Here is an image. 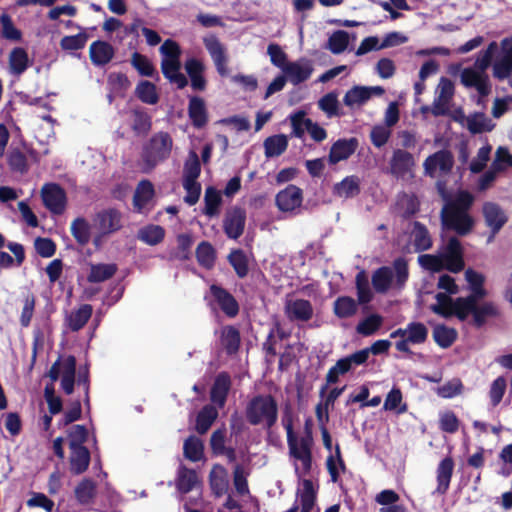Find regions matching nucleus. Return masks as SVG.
Segmentation results:
<instances>
[{
    "instance_id": "obj_54",
    "label": "nucleus",
    "mask_w": 512,
    "mask_h": 512,
    "mask_svg": "<svg viewBox=\"0 0 512 512\" xmlns=\"http://www.w3.org/2000/svg\"><path fill=\"white\" fill-rule=\"evenodd\" d=\"M165 229L160 225H148L140 229L138 238L151 246L157 245L163 241Z\"/></svg>"
},
{
    "instance_id": "obj_25",
    "label": "nucleus",
    "mask_w": 512,
    "mask_h": 512,
    "mask_svg": "<svg viewBox=\"0 0 512 512\" xmlns=\"http://www.w3.org/2000/svg\"><path fill=\"white\" fill-rule=\"evenodd\" d=\"M155 194L154 186L149 180H141L133 195V207L137 212H142Z\"/></svg>"
},
{
    "instance_id": "obj_15",
    "label": "nucleus",
    "mask_w": 512,
    "mask_h": 512,
    "mask_svg": "<svg viewBox=\"0 0 512 512\" xmlns=\"http://www.w3.org/2000/svg\"><path fill=\"white\" fill-rule=\"evenodd\" d=\"M96 221L101 235L113 234L122 228V214L115 208H109L97 213Z\"/></svg>"
},
{
    "instance_id": "obj_51",
    "label": "nucleus",
    "mask_w": 512,
    "mask_h": 512,
    "mask_svg": "<svg viewBox=\"0 0 512 512\" xmlns=\"http://www.w3.org/2000/svg\"><path fill=\"white\" fill-rule=\"evenodd\" d=\"M204 203L205 207L203 213L205 215L213 217L219 214V207L222 203V197L215 187L209 186L206 188Z\"/></svg>"
},
{
    "instance_id": "obj_43",
    "label": "nucleus",
    "mask_w": 512,
    "mask_h": 512,
    "mask_svg": "<svg viewBox=\"0 0 512 512\" xmlns=\"http://www.w3.org/2000/svg\"><path fill=\"white\" fill-rule=\"evenodd\" d=\"M227 260L239 278L243 279L248 275L249 262L246 253L242 249L231 250Z\"/></svg>"
},
{
    "instance_id": "obj_29",
    "label": "nucleus",
    "mask_w": 512,
    "mask_h": 512,
    "mask_svg": "<svg viewBox=\"0 0 512 512\" xmlns=\"http://www.w3.org/2000/svg\"><path fill=\"white\" fill-rule=\"evenodd\" d=\"M6 246L14 254L15 258L7 252L0 251V269L10 268L14 263H16L17 266H21L25 261V250L23 245L16 242H9Z\"/></svg>"
},
{
    "instance_id": "obj_22",
    "label": "nucleus",
    "mask_w": 512,
    "mask_h": 512,
    "mask_svg": "<svg viewBox=\"0 0 512 512\" xmlns=\"http://www.w3.org/2000/svg\"><path fill=\"white\" fill-rule=\"evenodd\" d=\"M70 449V472L74 475H80L87 471L90 461L91 454L87 447L78 446Z\"/></svg>"
},
{
    "instance_id": "obj_46",
    "label": "nucleus",
    "mask_w": 512,
    "mask_h": 512,
    "mask_svg": "<svg viewBox=\"0 0 512 512\" xmlns=\"http://www.w3.org/2000/svg\"><path fill=\"white\" fill-rule=\"evenodd\" d=\"M118 267L114 263L95 264L91 266L87 280L90 283H101L112 278L117 272Z\"/></svg>"
},
{
    "instance_id": "obj_41",
    "label": "nucleus",
    "mask_w": 512,
    "mask_h": 512,
    "mask_svg": "<svg viewBox=\"0 0 512 512\" xmlns=\"http://www.w3.org/2000/svg\"><path fill=\"white\" fill-rule=\"evenodd\" d=\"M393 281V271L388 266H382L374 271L372 285L377 293H386Z\"/></svg>"
},
{
    "instance_id": "obj_50",
    "label": "nucleus",
    "mask_w": 512,
    "mask_h": 512,
    "mask_svg": "<svg viewBox=\"0 0 512 512\" xmlns=\"http://www.w3.org/2000/svg\"><path fill=\"white\" fill-rule=\"evenodd\" d=\"M7 164L12 172L25 174L29 170L27 157L19 148H11L9 150Z\"/></svg>"
},
{
    "instance_id": "obj_39",
    "label": "nucleus",
    "mask_w": 512,
    "mask_h": 512,
    "mask_svg": "<svg viewBox=\"0 0 512 512\" xmlns=\"http://www.w3.org/2000/svg\"><path fill=\"white\" fill-rule=\"evenodd\" d=\"M360 191V179L355 175L345 177L341 182L334 186V193L345 198L355 197L360 193Z\"/></svg>"
},
{
    "instance_id": "obj_17",
    "label": "nucleus",
    "mask_w": 512,
    "mask_h": 512,
    "mask_svg": "<svg viewBox=\"0 0 512 512\" xmlns=\"http://www.w3.org/2000/svg\"><path fill=\"white\" fill-rule=\"evenodd\" d=\"M232 385L231 377L228 372H220L212 384L210 390V400L219 408L226 404L228 394Z\"/></svg>"
},
{
    "instance_id": "obj_27",
    "label": "nucleus",
    "mask_w": 512,
    "mask_h": 512,
    "mask_svg": "<svg viewBox=\"0 0 512 512\" xmlns=\"http://www.w3.org/2000/svg\"><path fill=\"white\" fill-rule=\"evenodd\" d=\"M220 343L227 355H234L239 351L241 336L240 331L232 326L226 325L221 329Z\"/></svg>"
},
{
    "instance_id": "obj_13",
    "label": "nucleus",
    "mask_w": 512,
    "mask_h": 512,
    "mask_svg": "<svg viewBox=\"0 0 512 512\" xmlns=\"http://www.w3.org/2000/svg\"><path fill=\"white\" fill-rule=\"evenodd\" d=\"M303 191L296 185L290 184L279 191L275 197V203L282 212H292L302 205Z\"/></svg>"
},
{
    "instance_id": "obj_38",
    "label": "nucleus",
    "mask_w": 512,
    "mask_h": 512,
    "mask_svg": "<svg viewBox=\"0 0 512 512\" xmlns=\"http://www.w3.org/2000/svg\"><path fill=\"white\" fill-rule=\"evenodd\" d=\"M263 145L267 158L278 157L286 151L288 139L284 134L273 135L266 138Z\"/></svg>"
},
{
    "instance_id": "obj_57",
    "label": "nucleus",
    "mask_w": 512,
    "mask_h": 512,
    "mask_svg": "<svg viewBox=\"0 0 512 512\" xmlns=\"http://www.w3.org/2000/svg\"><path fill=\"white\" fill-rule=\"evenodd\" d=\"M108 85L113 94L123 97L126 91L130 88L131 82L126 74L121 72H112L108 76Z\"/></svg>"
},
{
    "instance_id": "obj_58",
    "label": "nucleus",
    "mask_w": 512,
    "mask_h": 512,
    "mask_svg": "<svg viewBox=\"0 0 512 512\" xmlns=\"http://www.w3.org/2000/svg\"><path fill=\"white\" fill-rule=\"evenodd\" d=\"M435 298L437 303L431 306V310L444 318L452 317L455 300L448 294L441 292L437 293Z\"/></svg>"
},
{
    "instance_id": "obj_3",
    "label": "nucleus",
    "mask_w": 512,
    "mask_h": 512,
    "mask_svg": "<svg viewBox=\"0 0 512 512\" xmlns=\"http://www.w3.org/2000/svg\"><path fill=\"white\" fill-rule=\"evenodd\" d=\"M278 411V402L273 395L257 394L247 402L245 418L252 426L263 425L270 430L277 423Z\"/></svg>"
},
{
    "instance_id": "obj_19",
    "label": "nucleus",
    "mask_w": 512,
    "mask_h": 512,
    "mask_svg": "<svg viewBox=\"0 0 512 512\" xmlns=\"http://www.w3.org/2000/svg\"><path fill=\"white\" fill-rule=\"evenodd\" d=\"M115 55V48L107 41L96 40L89 47V57L94 66L107 65Z\"/></svg>"
},
{
    "instance_id": "obj_1",
    "label": "nucleus",
    "mask_w": 512,
    "mask_h": 512,
    "mask_svg": "<svg viewBox=\"0 0 512 512\" xmlns=\"http://www.w3.org/2000/svg\"><path fill=\"white\" fill-rule=\"evenodd\" d=\"M445 204L441 209L440 218L443 227L454 231L459 236H466L474 228L475 220L470 215L475 197L467 190H458L453 198L443 193Z\"/></svg>"
},
{
    "instance_id": "obj_47",
    "label": "nucleus",
    "mask_w": 512,
    "mask_h": 512,
    "mask_svg": "<svg viewBox=\"0 0 512 512\" xmlns=\"http://www.w3.org/2000/svg\"><path fill=\"white\" fill-rule=\"evenodd\" d=\"M209 482L212 492L217 497H221L228 491V480L225 475V470L219 465H216L210 472Z\"/></svg>"
},
{
    "instance_id": "obj_11",
    "label": "nucleus",
    "mask_w": 512,
    "mask_h": 512,
    "mask_svg": "<svg viewBox=\"0 0 512 512\" xmlns=\"http://www.w3.org/2000/svg\"><path fill=\"white\" fill-rule=\"evenodd\" d=\"M312 62L306 58L297 61H290L287 66L283 67V74L287 81L293 85H299L307 81L313 73Z\"/></svg>"
},
{
    "instance_id": "obj_7",
    "label": "nucleus",
    "mask_w": 512,
    "mask_h": 512,
    "mask_svg": "<svg viewBox=\"0 0 512 512\" xmlns=\"http://www.w3.org/2000/svg\"><path fill=\"white\" fill-rule=\"evenodd\" d=\"M41 197L44 206L55 215H61L66 208L65 190L57 183H46L42 186Z\"/></svg>"
},
{
    "instance_id": "obj_60",
    "label": "nucleus",
    "mask_w": 512,
    "mask_h": 512,
    "mask_svg": "<svg viewBox=\"0 0 512 512\" xmlns=\"http://www.w3.org/2000/svg\"><path fill=\"white\" fill-rule=\"evenodd\" d=\"M474 299L472 297H458L455 299L452 316H456L460 321H465L469 314L473 315Z\"/></svg>"
},
{
    "instance_id": "obj_21",
    "label": "nucleus",
    "mask_w": 512,
    "mask_h": 512,
    "mask_svg": "<svg viewBox=\"0 0 512 512\" xmlns=\"http://www.w3.org/2000/svg\"><path fill=\"white\" fill-rule=\"evenodd\" d=\"M285 312L289 320L307 322L313 317V306L309 300L296 299L287 302Z\"/></svg>"
},
{
    "instance_id": "obj_14",
    "label": "nucleus",
    "mask_w": 512,
    "mask_h": 512,
    "mask_svg": "<svg viewBox=\"0 0 512 512\" xmlns=\"http://www.w3.org/2000/svg\"><path fill=\"white\" fill-rule=\"evenodd\" d=\"M415 165L413 155L405 149H395L389 161V172L396 178H404Z\"/></svg>"
},
{
    "instance_id": "obj_44",
    "label": "nucleus",
    "mask_w": 512,
    "mask_h": 512,
    "mask_svg": "<svg viewBox=\"0 0 512 512\" xmlns=\"http://www.w3.org/2000/svg\"><path fill=\"white\" fill-rule=\"evenodd\" d=\"M432 335L436 344L443 349L451 347L457 339V331L444 324L435 326Z\"/></svg>"
},
{
    "instance_id": "obj_30",
    "label": "nucleus",
    "mask_w": 512,
    "mask_h": 512,
    "mask_svg": "<svg viewBox=\"0 0 512 512\" xmlns=\"http://www.w3.org/2000/svg\"><path fill=\"white\" fill-rule=\"evenodd\" d=\"M473 324L477 328L485 325L489 318L499 316V309L493 302H484L481 305H474L473 309Z\"/></svg>"
},
{
    "instance_id": "obj_59",
    "label": "nucleus",
    "mask_w": 512,
    "mask_h": 512,
    "mask_svg": "<svg viewBox=\"0 0 512 512\" xmlns=\"http://www.w3.org/2000/svg\"><path fill=\"white\" fill-rule=\"evenodd\" d=\"M88 40V34L81 31L76 35L64 36L60 40V47L64 51H76L85 47Z\"/></svg>"
},
{
    "instance_id": "obj_42",
    "label": "nucleus",
    "mask_w": 512,
    "mask_h": 512,
    "mask_svg": "<svg viewBox=\"0 0 512 512\" xmlns=\"http://www.w3.org/2000/svg\"><path fill=\"white\" fill-rule=\"evenodd\" d=\"M196 259L200 266L205 269H212L216 261V250L208 241H202L196 248Z\"/></svg>"
},
{
    "instance_id": "obj_48",
    "label": "nucleus",
    "mask_w": 512,
    "mask_h": 512,
    "mask_svg": "<svg viewBox=\"0 0 512 512\" xmlns=\"http://www.w3.org/2000/svg\"><path fill=\"white\" fill-rule=\"evenodd\" d=\"M183 453L186 459L198 462L204 457V445L201 439L196 436H189L183 445Z\"/></svg>"
},
{
    "instance_id": "obj_62",
    "label": "nucleus",
    "mask_w": 512,
    "mask_h": 512,
    "mask_svg": "<svg viewBox=\"0 0 512 512\" xmlns=\"http://www.w3.org/2000/svg\"><path fill=\"white\" fill-rule=\"evenodd\" d=\"M428 329L421 322H410L407 325V341L411 344H422L427 340Z\"/></svg>"
},
{
    "instance_id": "obj_10",
    "label": "nucleus",
    "mask_w": 512,
    "mask_h": 512,
    "mask_svg": "<svg viewBox=\"0 0 512 512\" xmlns=\"http://www.w3.org/2000/svg\"><path fill=\"white\" fill-rule=\"evenodd\" d=\"M203 43L213 60L218 74L221 77L228 76L230 72L228 68V56L226 54V49L220 40L216 36L212 35L204 38Z\"/></svg>"
},
{
    "instance_id": "obj_35",
    "label": "nucleus",
    "mask_w": 512,
    "mask_h": 512,
    "mask_svg": "<svg viewBox=\"0 0 512 512\" xmlns=\"http://www.w3.org/2000/svg\"><path fill=\"white\" fill-rule=\"evenodd\" d=\"M413 245L415 251L422 252L432 247V239L427 227L419 221H415L413 225Z\"/></svg>"
},
{
    "instance_id": "obj_52",
    "label": "nucleus",
    "mask_w": 512,
    "mask_h": 512,
    "mask_svg": "<svg viewBox=\"0 0 512 512\" xmlns=\"http://www.w3.org/2000/svg\"><path fill=\"white\" fill-rule=\"evenodd\" d=\"M93 308L90 304H83L72 312L69 317V328L76 332L82 329L92 316Z\"/></svg>"
},
{
    "instance_id": "obj_36",
    "label": "nucleus",
    "mask_w": 512,
    "mask_h": 512,
    "mask_svg": "<svg viewBox=\"0 0 512 512\" xmlns=\"http://www.w3.org/2000/svg\"><path fill=\"white\" fill-rule=\"evenodd\" d=\"M70 231L79 245L85 246L90 242L91 226L85 218H75L71 223Z\"/></svg>"
},
{
    "instance_id": "obj_16",
    "label": "nucleus",
    "mask_w": 512,
    "mask_h": 512,
    "mask_svg": "<svg viewBox=\"0 0 512 512\" xmlns=\"http://www.w3.org/2000/svg\"><path fill=\"white\" fill-rule=\"evenodd\" d=\"M188 117L195 129L204 128L209 122V113L205 100L200 96H189Z\"/></svg>"
},
{
    "instance_id": "obj_40",
    "label": "nucleus",
    "mask_w": 512,
    "mask_h": 512,
    "mask_svg": "<svg viewBox=\"0 0 512 512\" xmlns=\"http://www.w3.org/2000/svg\"><path fill=\"white\" fill-rule=\"evenodd\" d=\"M135 96L143 103L155 105L159 101V94L154 83L148 80L140 81L135 88Z\"/></svg>"
},
{
    "instance_id": "obj_37",
    "label": "nucleus",
    "mask_w": 512,
    "mask_h": 512,
    "mask_svg": "<svg viewBox=\"0 0 512 512\" xmlns=\"http://www.w3.org/2000/svg\"><path fill=\"white\" fill-rule=\"evenodd\" d=\"M132 130L137 135H147L152 127L151 116L143 108H135L131 111Z\"/></svg>"
},
{
    "instance_id": "obj_61",
    "label": "nucleus",
    "mask_w": 512,
    "mask_h": 512,
    "mask_svg": "<svg viewBox=\"0 0 512 512\" xmlns=\"http://www.w3.org/2000/svg\"><path fill=\"white\" fill-rule=\"evenodd\" d=\"M349 44V34L344 30L335 31L328 39V49L333 54L344 52Z\"/></svg>"
},
{
    "instance_id": "obj_31",
    "label": "nucleus",
    "mask_w": 512,
    "mask_h": 512,
    "mask_svg": "<svg viewBox=\"0 0 512 512\" xmlns=\"http://www.w3.org/2000/svg\"><path fill=\"white\" fill-rule=\"evenodd\" d=\"M198 483V476L195 470L182 465L178 469L176 488L181 494H187L193 490Z\"/></svg>"
},
{
    "instance_id": "obj_26",
    "label": "nucleus",
    "mask_w": 512,
    "mask_h": 512,
    "mask_svg": "<svg viewBox=\"0 0 512 512\" xmlns=\"http://www.w3.org/2000/svg\"><path fill=\"white\" fill-rule=\"evenodd\" d=\"M454 470V461L451 457H445L437 467V488L438 494H445L450 486Z\"/></svg>"
},
{
    "instance_id": "obj_23",
    "label": "nucleus",
    "mask_w": 512,
    "mask_h": 512,
    "mask_svg": "<svg viewBox=\"0 0 512 512\" xmlns=\"http://www.w3.org/2000/svg\"><path fill=\"white\" fill-rule=\"evenodd\" d=\"M437 90L438 97L433 107V114L436 116L443 115L445 113V109L443 107L446 106L454 96V83L447 77H441Z\"/></svg>"
},
{
    "instance_id": "obj_5",
    "label": "nucleus",
    "mask_w": 512,
    "mask_h": 512,
    "mask_svg": "<svg viewBox=\"0 0 512 512\" xmlns=\"http://www.w3.org/2000/svg\"><path fill=\"white\" fill-rule=\"evenodd\" d=\"M210 296H205L209 306L214 308V304L229 318L238 315L240 307L236 298L225 288L218 284H212L209 287Z\"/></svg>"
},
{
    "instance_id": "obj_28",
    "label": "nucleus",
    "mask_w": 512,
    "mask_h": 512,
    "mask_svg": "<svg viewBox=\"0 0 512 512\" xmlns=\"http://www.w3.org/2000/svg\"><path fill=\"white\" fill-rule=\"evenodd\" d=\"M76 374V358L73 355L67 356L62 362L61 387L63 391L70 395L74 391Z\"/></svg>"
},
{
    "instance_id": "obj_4",
    "label": "nucleus",
    "mask_w": 512,
    "mask_h": 512,
    "mask_svg": "<svg viewBox=\"0 0 512 512\" xmlns=\"http://www.w3.org/2000/svg\"><path fill=\"white\" fill-rule=\"evenodd\" d=\"M172 147L173 139L168 132L155 133L143 147L141 157L144 164L153 169L170 157Z\"/></svg>"
},
{
    "instance_id": "obj_45",
    "label": "nucleus",
    "mask_w": 512,
    "mask_h": 512,
    "mask_svg": "<svg viewBox=\"0 0 512 512\" xmlns=\"http://www.w3.org/2000/svg\"><path fill=\"white\" fill-rule=\"evenodd\" d=\"M29 66L27 51L22 47H15L9 55V67L13 74L21 75Z\"/></svg>"
},
{
    "instance_id": "obj_32",
    "label": "nucleus",
    "mask_w": 512,
    "mask_h": 512,
    "mask_svg": "<svg viewBox=\"0 0 512 512\" xmlns=\"http://www.w3.org/2000/svg\"><path fill=\"white\" fill-rule=\"evenodd\" d=\"M177 247L169 253V260L186 261L190 259L193 237L191 234L182 233L177 235Z\"/></svg>"
},
{
    "instance_id": "obj_56",
    "label": "nucleus",
    "mask_w": 512,
    "mask_h": 512,
    "mask_svg": "<svg viewBox=\"0 0 512 512\" xmlns=\"http://www.w3.org/2000/svg\"><path fill=\"white\" fill-rule=\"evenodd\" d=\"M370 99L368 87L354 86L346 92L343 98V103L348 107L354 105H362Z\"/></svg>"
},
{
    "instance_id": "obj_63",
    "label": "nucleus",
    "mask_w": 512,
    "mask_h": 512,
    "mask_svg": "<svg viewBox=\"0 0 512 512\" xmlns=\"http://www.w3.org/2000/svg\"><path fill=\"white\" fill-rule=\"evenodd\" d=\"M460 420L451 410H446L439 415V429L442 432L454 434L458 431Z\"/></svg>"
},
{
    "instance_id": "obj_12",
    "label": "nucleus",
    "mask_w": 512,
    "mask_h": 512,
    "mask_svg": "<svg viewBox=\"0 0 512 512\" xmlns=\"http://www.w3.org/2000/svg\"><path fill=\"white\" fill-rule=\"evenodd\" d=\"M461 83L466 88H475L481 97H486L491 93V85L487 74L473 69L465 68L460 74Z\"/></svg>"
},
{
    "instance_id": "obj_49",
    "label": "nucleus",
    "mask_w": 512,
    "mask_h": 512,
    "mask_svg": "<svg viewBox=\"0 0 512 512\" xmlns=\"http://www.w3.org/2000/svg\"><path fill=\"white\" fill-rule=\"evenodd\" d=\"M130 63L141 76L154 77L156 75L158 77V73L153 63L146 55L134 52L131 55Z\"/></svg>"
},
{
    "instance_id": "obj_18",
    "label": "nucleus",
    "mask_w": 512,
    "mask_h": 512,
    "mask_svg": "<svg viewBox=\"0 0 512 512\" xmlns=\"http://www.w3.org/2000/svg\"><path fill=\"white\" fill-rule=\"evenodd\" d=\"M358 146L359 141L356 137L338 139L330 148L328 155L329 163L337 164L340 161L348 159L355 153Z\"/></svg>"
},
{
    "instance_id": "obj_20",
    "label": "nucleus",
    "mask_w": 512,
    "mask_h": 512,
    "mask_svg": "<svg viewBox=\"0 0 512 512\" xmlns=\"http://www.w3.org/2000/svg\"><path fill=\"white\" fill-rule=\"evenodd\" d=\"M185 70L190 78V85L194 91L203 92L207 88V80L204 77L205 66L202 61L190 58L185 62Z\"/></svg>"
},
{
    "instance_id": "obj_55",
    "label": "nucleus",
    "mask_w": 512,
    "mask_h": 512,
    "mask_svg": "<svg viewBox=\"0 0 512 512\" xmlns=\"http://www.w3.org/2000/svg\"><path fill=\"white\" fill-rule=\"evenodd\" d=\"M383 324V317L379 314H371L361 320L357 326L356 331L363 336H371L375 334Z\"/></svg>"
},
{
    "instance_id": "obj_8",
    "label": "nucleus",
    "mask_w": 512,
    "mask_h": 512,
    "mask_svg": "<svg viewBox=\"0 0 512 512\" xmlns=\"http://www.w3.org/2000/svg\"><path fill=\"white\" fill-rule=\"evenodd\" d=\"M440 255L445 264V269L449 272L459 273L464 269V250L460 240L456 236H452L448 239Z\"/></svg>"
},
{
    "instance_id": "obj_33",
    "label": "nucleus",
    "mask_w": 512,
    "mask_h": 512,
    "mask_svg": "<svg viewBox=\"0 0 512 512\" xmlns=\"http://www.w3.org/2000/svg\"><path fill=\"white\" fill-rule=\"evenodd\" d=\"M218 417V411L216 407L212 405H205L196 416L195 430L200 434H205L214 421Z\"/></svg>"
},
{
    "instance_id": "obj_6",
    "label": "nucleus",
    "mask_w": 512,
    "mask_h": 512,
    "mask_svg": "<svg viewBox=\"0 0 512 512\" xmlns=\"http://www.w3.org/2000/svg\"><path fill=\"white\" fill-rule=\"evenodd\" d=\"M482 215L486 227L489 229L487 243L494 241L496 235L508 222V215L505 210L495 202L487 201L482 205Z\"/></svg>"
},
{
    "instance_id": "obj_24",
    "label": "nucleus",
    "mask_w": 512,
    "mask_h": 512,
    "mask_svg": "<svg viewBox=\"0 0 512 512\" xmlns=\"http://www.w3.org/2000/svg\"><path fill=\"white\" fill-rule=\"evenodd\" d=\"M180 60H161V71L164 77L178 89H183L188 85L186 76L180 72Z\"/></svg>"
},
{
    "instance_id": "obj_9",
    "label": "nucleus",
    "mask_w": 512,
    "mask_h": 512,
    "mask_svg": "<svg viewBox=\"0 0 512 512\" xmlns=\"http://www.w3.org/2000/svg\"><path fill=\"white\" fill-rule=\"evenodd\" d=\"M245 224V209L239 206H234L225 213L223 219L224 233L229 239L237 240L243 234Z\"/></svg>"
},
{
    "instance_id": "obj_64",
    "label": "nucleus",
    "mask_w": 512,
    "mask_h": 512,
    "mask_svg": "<svg viewBox=\"0 0 512 512\" xmlns=\"http://www.w3.org/2000/svg\"><path fill=\"white\" fill-rule=\"evenodd\" d=\"M498 50V45L495 41L489 43L485 50H481L475 60V67L477 70L485 73L487 68L490 66L494 54Z\"/></svg>"
},
{
    "instance_id": "obj_53",
    "label": "nucleus",
    "mask_w": 512,
    "mask_h": 512,
    "mask_svg": "<svg viewBox=\"0 0 512 512\" xmlns=\"http://www.w3.org/2000/svg\"><path fill=\"white\" fill-rule=\"evenodd\" d=\"M74 493L80 504H88L96 495V484L92 479L84 478L75 487Z\"/></svg>"
},
{
    "instance_id": "obj_34",
    "label": "nucleus",
    "mask_w": 512,
    "mask_h": 512,
    "mask_svg": "<svg viewBox=\"0 0 512 512\" xmlns=\"http://www.w3.org/2000/svg\"><path fill=\"white\" fill-rule=\"evenodd\" d=\"M358 310V303L350 296H339L333 303V312L340 319L354 316Z\"/></svg>"
},
{
    "instance_id": "obj_2",
    "label": "nucleus",
    "mask_w": 512,
    "mask_h": 512,
    "mask_svg": "<svg viewBox=\"0 0 512 512\" xmlns=\"http://www.w3.org/2000/svg\"><path fill=\"white\" fill-rule=\"evenodd\" d=\"M282 425L285 428L287 434L289 455L301 462L305 474L309 473L312 468L313 445V437L309 427V420H307L305 423V436L301 437L300 440H298L294 432L293 418L288 408L282 417Z\"/></svg>"
}]
</instances>
